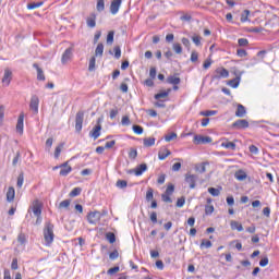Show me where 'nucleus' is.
I'll list each match as a JSON object with an SVG mask.
<instances>
[{
	"label": "nucleus",
	"instance_id": "1",
	"mask_svg": "<svg viewBox=\"0 0 279 279\" xmlns=\"http://www.w3.org/2000/svg\"><path fill=\"white\" fill-rule=\"evenodd\" d=\"M54 236L56 234H53V223H51V221H47L44 228V239L46 245L52 244Z\"/></svg>",
	"mask_w": 279,
	"mask_h": 279
},
{
	"label": "nucleus",
	"instance_id": "2",
	"mask_svg": "<svg viewBox=\"0 0 279 279\" xmlns=\"http://www.w3.org/2000/svg\"><path fill=\"white\" fill-rule=\"evenodd\" d=\"M87 221H88V223L95 226V223H98V221H101V213L100 211H90L87 215Z\"/></svg>",
	"mask_w": 279,
	"mask_h": 279
},
{
	"label": "nucleus",
	"instance_id": "3",
	"mask_svg": "<svg viewBox=\"0 0 279 279\" xmlns=\"http://www.w3.org/2000/svg\"><path fill=\"white\" fill-rule=\"evenodd\" d=\"M84 123V111H78L75 117V130L82 132V125Z\"/></svg>",
	"mask_w": 279,
	"mask_h": 279
},
{
	"label": "nucleus",
	"instance_id": "4",
	"mask_svg": "<svg viewBox=\"0 0 279 279\" xmlns=\"http://www.w3.org/2000/svg\"><path fill=\"white\" fill-rule=\"evenodd\" d=\"M194 143L195 145H206L208 143H213V138L210 136L195 135Z\"/></svg>",
	"mask_w": 279,
	"mask_h": 279
},
{
	"label": "nucleus",
	"instance_id": "5",
	"mask_svg": "<svg viewBox=\"0 0 279 279\" xmlns=\"http://www.w3.org/2000/svg\"><path fill=\"white\" fill-rule=\"evenodd\" d=\"M233 130H245L250 128V122L247 120H236L232 124Z\"/></svg>",
	"mask_w": 279,
	"mask_h": 279
},
{
	"label": "nucleus",
	"instance_id": "6",
	"mask_svg": "<svg viewBox=\"0 0 279 279\" xmlns=\"http://www.w3.org/2000/svg\"><path fill=\"white\" fill-rule=\"evenodd\" d=\"M101 119H98V124L89 132V136L97 141L98 136H101V124H99Z\"/></svg>",
	"mask_w": 279,
	"mask_h": 279
},
{
	"label": "nucleus",
	"instance_id": "7",
	"mask_svg": "<svg viewBox=\"0 0 279 279\" xmlns=\"http://www.w3.org/2000/svg\"><path fill=\"white\" fill-rule=\"evenodd\" d=\"M39 104H40V99H38V96H32L29 108L34 112V114H38Z\"/></svg>",
	"mask_w": 279,
	"mask_h": 279
},
{
	"label": "nucleus",
	"instance_id": "8",
	"mask_svg": "<svg viewBox=\"0 0 279 279\" xmlns=\"http://www.w3.org/2000/svg\"><path fill=\"white\" fill-rule=\"evenodd\" d=\"M121 3H123V0H112L110 4V12L111 14H118L119 10L121 9Z\"/></svg>",
	"mask_w": 279,
	"mask_h": 279
},
{
	"label": "nucleus",
	"instance_id": "9",
	"mask_svg": "<svg viewBox=\"0 0 279 279\" xmlns=\"http://www.w3.org/2000/svg\"><path fill=\"white\" fill-rule=\"evenodd\" d=\"M86 24L87 27H90L92 29L97 27V14L92 13L86 19Z\"/></svg>",
	"mask_w": 279,
	"mask_h": 279
},
{
	"label": "nucleus",
	"instance_id": "10",
	"mask_svg": "<svg viewBox=\"0 0 279 279\" xmlns=\"http://www.w3.org/2000/svg\"><path fill=\"white\" fill-rule=\"evenodd\" d=\"M170 94H171V88H168L167 90H161L155 95V99L167 101V98L169 97Z\"/></svg>",
	"mask_w": 279,
	"mask_h": 279
},
{
	"label": "nucleus",
	"instance_id": "11",
	"mask_svg": "<svg viewBox=\"0 0 279 279\" xmlns=\"http://www.w3.org/2000/svg\"><path fill=\"white\" fill-rule=\"evenodd\" d=\"M60 167V175L62 177H66L68 174L71 173V171H73V168H71V166H69V161L62 163Z\"/></svg>",
	"mask_w": 279,
	"mask_h": 279
},
{
	"label": "nucleus",
	"instance_id": "12",
	"mask_svg": "<svg viewBox=\"0 0 279 279\" xmlns=\"http://www.w3.org/2000/svg\"><path fill=\"white\" fill-rule=\"evenodd\" d=\"M71 58H73V48H68L62 54V58H61L62 64H66V62H69Z\"/></svg>",
	"mask_w": 279,
	"mask_h": 279
},
{
	"label": "nucleus",
	"instance_id": "13",
	"mask_svg": "<svg viewBox=\"0 0 279 279\" xmlns=\"http://www.w3.org/2000/svg\"><path fill=\"white\" fill-rule=\"evenodd\" d=\"M185 182L190 184V189H195V182H197V174H185Z\"/></svg>",
	"mask_w": 279,
	"mask_h": 279
},
{
	"label": "nucleus",
	"instance_id": "14",
	"mask_svg": "<svg viewBox=\"0 0 279 279\" xmlns=\"http://www.w3.org/2000/svg\"><path fill=\"white\" fill-rule=\"evenodd\" d=\"M24 121H25V114L24 113H21L19 116V119H17V123H16V132L19 134H23V128H24Z\"/></svg>",
	"mask_w": 279,
	"mask_h": 279
},
{
	"label": "nucleus",
	"instance_id": "15",
	"mask_svg": "<svg viewBox=\"0 0 279 279\" xmlns=\"http://www.w3.org/2000/svg\"><path fill=\"white\" fill-rule=\"evenodd\" d=\"M147 171V163H141L134 170H131L130 173H135V175H143Z\"/></svg>",
	"mask_w": 279,
	"mask_h": 279
},
{
	"label": "nucleus",
	"instance_id": "16",
	"mask_svg": "<svg viewBox=\"0 0 279 279\" xmlns=\"http://www.w3.org/2000/svg\"><path fill=\"white\" fill-rule=\"evenodd\" d=\"M33 213H34L35 217H40V215H43V209H41L40 203L38 201H35L33 203Z\"/></svg>",
	"mask_w": 279,
	"mask_h": 279
},
{
	"label": "nucleus",
	"instance_id": "17",
	"mask_svg": "<svg viewBox=\"0 0 279 279\" xmlns=\"http://www.w3.org/2000/svg\"><path fill=\"white\" fill-rule=\"evenodd\" d=\"M10 82H12V71H7L2 77V83L5 86H10Z\"/></svg>",
	"mask_w": 279,
	"mask_h": 279
},
{
	"label": "nucleus",
	"instance_id": "18",
	"mask_svg": "<svg viewBox=\"0 0 279 279\" xmlns=\"http://www.w3.org/2000/svg\"><path fill=\"white\" fill-rule=\"evenodd\" d=\"M245 114H247V110H245V106L239 104L238 109L235 111V117L243 118L245 117Z\"/></svg>",
	"mask_w": 279,
	"mask_h": 279
},
{
	"label": "nucleus",
	"instance_id": "19",
	"mask_svg": "<svg viewBox=\"0 0 279 279\" xmlns=\"http://www.w3.org/2000/svg\"><path fill=\"white\" fill-rule=\"evenodd\" d=\"M234 178L235 180H239V182H243V180H247V173H245L243 170H238L234 173Z\"/></svg>",
	"mask_w": 279,
	"mask_h": 279
},
{
	"label": "nucleus",
	"instance_id": "20",
	"mask_svg": "<svg viewBox=\"0 0 279 279\" xmlns=\"http://www.w3.org/2000/svg\"><path fill=\"white\" fill-rule=\"evenodd\" d=\"M16 195V191L14 187L10 186L7 192V202H14V197Z\"/></svg>",
	"mask_w": 279,
	"mask_h": 279
},
{
	"label": "nucleus",
	"instance_id": "21",
	"mask_svg": "<svg viewBox=\"0 0 279 279\" xmlns=\"http://www.w3.org/2000/svg\"><path fill=\"white\" fill-rule=\"evenodd\" d=\"M180 82H181V80H180V76H178V74L170 75L167 77L168 84L178 85V84H180Z\"/></svg>",
	"mask_w": 279,
	"mask_h": 279
},
{
	"label": "nucleus",
	"instance_id": "22",
	"mask_svg": "<svg viewBox=\"0 0 279 279\" xmlns=\"http://www.w3.org/2000/svg\"><path fill=\"white\" fill-rule=\"evenodd\" d=\"M168 156H171V150L165 148L159 150L158 158L159 160H166Z\"/></svg>",
	"mask_w": 279,
	"mask_h": 279
},
{
	"label": "nucleus",
	"instance_id": "23",
	"mask_svg": "<svg viewBox=\"0 0 279 279\" xmlns=\"http://www.w3.org/2000/svg\"><path fill=\"white\" fill-rule=\"evenodd\" d=\"M240 82H241V76L238 75V76L234 77L233 80H230V81L228 82V85L231 86V88H239Z\"/></svg>",
	"mask_w": 279,
	"mask_h": 279
},
{
	"label": "nucleus",
	"instance_id": "24",
	"mask_svg": "<svg viewBox=\"0 0 279 279\" xmlns=\"http://www.w3.org/2000/svg\"><path fill=\"white\" fill-rule=\"evenodd\" d=\"M221 147H225V149H232V151H234V149H236V144L227 141L221 143Z\"/></svg>",
	"mask_w": 279,
	"mask_h": 279
},
{
	"label": "nucleus",
	"instance_id": "25",
	"mask_svg": "<svg viewBox=\"0 0 279 279\" xmlns=\"http://www.w3.org/2000/svg\"><path fill=\"white\" fill-rule=\"evenodd\" d=\"M206 165H208V162L197 163L195 166V171H197L198 173H206Z\"/></svg>",
	"mask_w": 279,
	"mask_h": 279
},
{
	"label": "nucleus",
	"instance_id": "26",
	"mask_svg": "<svg viewBox=\"0 0 279 279\" xmlns=\"http://www.w3.org/2000/svg\"><path fill=\"white\" fill-rule=\"evenodd\" d=\"M153 145H156V138L154 137L144 138V147H153Z\"/></svg>",
	"mask_w": 279,
	"mask_h": 279
},
{
	"label": "nucleus",
	"instance_id": "27",
	"mask_svg": "<svg viewBox=\"0 0 279 279\" xmlns=\"http://www.w3.org/2000/svg\"><path fill=\"white\" fill-rule=\"evenodd\" d=\"M96 10L97 12H104L106 10V2L104 0H97Z\"/></svg>",
	"mask_w": 279,
	"mask_h": 279
},
{
	"label": "nucleus",
	"instance_id": "28",
	"mask_svg": "<svg viewBox=\"0 0 279 279\" xmlns=\"http://www.w3.org/2000/svg\"><path fill=\"white\" fill-rule=\"evenodd\" d=\"M231 228L232 230H238V232H243V225L238 221H231Z\"/></svg>",
	"mask_w": 279,
	"mask_h": 279
},
{
	"label": "nucleus",
	"instance_id": "29",
	"mask_svg": "<svg viewBox=\"0 0 279 279\" xmlns=\"http://www.w3.org/2000/svg\"><path fill=\"white\" fill-rule=\"evenodd\" d=\"M69 206H71V199H64L59 204V209L65 208V210H69Z\"/></svg>",
	"mask_w": 279,
	"mask_h": 279
},
{
	"label": "nucleus",
	"instance_id": "30",
	"mask_svg": "<svg viewBox=\"0 0 279 279\" xmlns=\"http://www.w3.org/2000/svg\"><path fill=\"white\" fill-rule=\"evenodd\" d=\"M106 239H107V241H109V243H116V241H117V235H114V233L113 232H108V233H106Z\"/></svg>",
	"mask_w": 279,
	"mask_h": 279
},
{
	"label": "nucleus",
	"instance_id": "31",
	"mask_svg": "<svg viewBox=\"0 0 279 279\" xmlns=\"http://www.w3.org/2000/svg\"><path fill=\"white\" fill-rule=\"evenodd\" d=\"M206 247L207 250L213 247V242L210 240L203 239L201 242V248Z\"/></svg>",
	"mask_w": 279,
	"mask_h": 279
},
{
	"label": "nucleus",
	"instance_id": "32",
	"mask_svg": "<svg viewBox=\"0 0 279 279\" xmlns=\"http://www.w3.org/2000/svg\"><path fill=\"white\" fill-rule=\"evenodd\" d=\"M215 114H217V110L201 111L202 117H215Z\"/></svg>",
	"mask_w": 279,
	"mask_h": 279
},
{
	"label": "nucleus",
	"instance_id": "33",
	"mask_svg": "<svg viewBox=\"0 0 279 279\" xmlns=\"http://www.w3.org/2000/svg\"><path fill=\"white\" fill-rule=\"evenodd\" d=\"M114 43V32L110 31L107 35V45H112Z\"/></svg>",
	"mask_w": 279,
	"mask_h": 279
},
{
	"label": "nucleus",
	"instance_id": "34",
	"mask_svg": "<svg viewBox=\"0 0 279 279\" xmlns=\"http://www.w3.org/2000/svg\"><path fill=\"white\" fill-rule=\"evenodd\" d=\"M82 193V189L81 187H74L71 192H70V196L71 197H77V195H81Z\"/></svg>",
	"mask_w": 279,
	"mask_h": 279
},
{
	"label": "nucleus",
	"instance_id": "35",
	"mask_svg": "<svg viewBox=\"0 0 279 279\" xmlns=\"http://www.w3.org/2000/svg\"><path fill=\"white\" fill-rule=\"evenodd\" d=\"M116 186L118 189H126L128 187V181L125 180H118L116 183Z\"/></svg>",
	"mask_w": 279,
	"mask_h": 279
},
{
	"label": "nucleus",
	"instance_id": "36",
	"mask_svg": "<svg viewBox=\"0 0 279 279\" xmlns=\"http://www.w3.org/2000/svg\"><path fill=\"white\" fill-rule=\"evenodd\" d=\"M151 199H154V189L148 187L146 192V201L151 202Z\"/></svg>",
	"mask_w": 279,
	"mask_h": 279
},
{
	"label": "nucleus",
	"instance_id": "37",
	"mask_svg": "<svg viewBox=\"0 0 279 279\" xmlns=\"http://www.w3.org/2000/svg\"><path fill=\"white\" fill-rule=\"evenodd\" d=\"M24 181H25V177H24V174L22 172L17 177V183H16L17 189H21L23 186V182Z\"/></svg>",
	"mask_w": 279,
	"mask_h": 279
},
{
	"label": "nucleus",
	"instance_id": "38",
	"mask_svg": "<svg viewBox=\"0 0 279 279\" xmlns=\"http://www.w3.org/2000/svg\"><path fill=\"white\" fill-rule=\"evenodd\" d=\"M175 138H178V134H175V133H170L165 136V141L167 143H171V141H175Z\"/></svg>",
	"mask_w": 279,
	"mask_h": 279
},
{
	"label": "nucleus",
	"instance_id": "39",
	"mask_svg": "<svg viewBox=\"0 0 279 279\" xmlns=\"http://www.w3.org/2000/svg\"><path fill=\"white\" fill-rule=\"evenodd\" d=\"M43 5V2H32L27 4V10H36V8H40Z\"/></svg>",
	"mask_w": 279,
	"mask_h": 279
},
{
	"label": "nucleus",
	"instance_id": "40",
	"mask_svg": "<svg viewBox=\"0 0 279 279\" xmlns=\"http://www.w3.org/2000/svg\"><path fill=\"white\" fill-rule=\"evenodd\" d=\"M96 56H104V44H98L95 50Z\"/></svg>",
	"mask_w": 279,
	"mask_h": 279
},
{
	"label": "nucleus",
	"instance_id": "41",
	"mask_svg": "<svg viewBox=\"0 0 279 279\" xmlns=\"http://www.w3.org/2000/svg\"><path fill=\"white\" fill-rule=\"evenodd\" d=\"M247 16H250V10H244L241 14V22L246 23V21H248Z\"/></svg>",
	"mask_w": 279,
	"mask_h": 279
},
{
	"label": "nucleus",
	"instance_id": "42",
	"mask_svg": "<svg viewBox=\"0 0 279 279\" xmlns=\"http://www.w3.org/2000/svg\"><path fill=\"white\" fill-rule=\"evenodd\" d=\"M208 193H210L213 197H219V194H220L219 189H215V187H209Z\"/></svg>",
	"mask_w": 279,
	"mask_h": 279
},
{
	"label": "nucleus",
	"instance_id": "43",
	"mask_svg": "<svg viewBox=\"0 0 279 279\" xmlns=\"http://www.w3.org/2000/svg\"><path fill=\"white\" fill-rule=\"evenodd\" d=\"M172 49L174 52H177L178 54L182 53V45L174 43L172 46Z\"/></svg>",
	"mask_w": 279,
	"mask_h": 279
},
{
	"label": "nucleus",
	"instance_id": "44",
	"mask_svg": "<svg viewBox=\"0 0 279 279\" xmlns=\"http://www.w3.org/2000/svg\"><path fill=\"white\" fill-rule=\"evenodd\" d=\"M170 195H171V194H167V193L162 194V195H161L162 202H166L167 204H171V202H173V201L171 199V196H170Z\"/></svg>",
	"mask_w": 279,
	"mask_h": 279
},
{
	"label": "nucleus",
	"instance_id": "45",
	"mask_svg": "<svg viewBox=\"0 0 279 279\" xmlns=\"http://www.w3.org/2000/svg\"><path fill=\"white\" fill-rule=\"evenodd\" d=\"M62 147H64L62 144L56 147L54 158H60V154H62Z\"/></svg>",
	"mask_w": 279,
	"mask_h": 279
},
{
	"label": "nucleus",
	"instance_id": "46",
	"mask_svg": "<svg viewBox=\"0 0 279 279\" xmlns=\"http://www.w3.org/2000/svg\"><path fill=\"white\" fill-rule=\"evenodd\" d=\"M238 45H239L240 47H247V45H250V41H248L246 38H240V39L238 40Z\"/></svg>",
	"mask_w": 279,
	"mask_h": 279
},
{
	"label": "nucleus",
	"instance_id": "47",
	"mask_svg": "<svg viewBox=\"0 0 279 279\" xmlns=\"http://www.w3.org/2000/svg\"><path fill=\"white\" fill-rule=\"evenodd\" d=\"M215 213V207L213 205L205 206V214L206 215H213Z\"/></svg>",
	"mask_w": 279,
	"mask_h": 279
},
{
	"label": "nucleus",
	"instance_id": "48",
	"mask_svg": "<svg viewBox=\"0 0 279 279\" xmlns=\"http://www.w3.org/2000/svg\"><path fill=\"white\" fill-rule=\"evenodd\" d=\"M133 132L135 134H143V126H141L138 124L133 125Z\"/></svg>",
	"mask_w": 279,
	"mask_h": 279
},
{
	"label": "nucleus",
	"instance_id": "49",
	"mask_svg": "<svg viewBox=\"0 0 279 279\" xmlns=\"http://www.w3.org/2000/svg\"><path fill=\"white\" fill-rule=\"evenodd\" d=\"M109 258L110 260H117V258H119V251L114 250L113 252H111L109 254Z\"/></svg>",
	"mask_w": 279,
	"mask_h": 279
},
{
	"label": "nucleus",
	"instance_id": "50",
	"mask_svg": "<svg viewBox=\"0 0 279 279\" xmlns=\"http://www.w3.org/2000/svg\"><path fill=\"white\" fill-rule=\"evenodd\" d=\"M113 51H114V58H116L117 60H119V58H121V48H120L119 46H116V47L113 48Z\"/></svg>",
	"mask_w": 279,
	"mask_h": 279
},
{
	"label": "nucleus",
	"instance_id": "51",
	"mask_svg": "<svg viewBox=\"0 0 279 279\" xmlns=\"http://www.w3.org/2000/svg\"><path fill=\"white\" fill-rule=\"evenodd\" d=\"M119 271H120L119 266H116V267L110 268V269L107 271V274H108L109 276H113V274H119Z\"/></svg>",
	"mask_w": 279,
	"mask_h": 279
},
{
	"label": "nucleus",
	"instance_id": "52",
	"mask_svg": "<svg viewBox=\"0 0 279 279\" xmlns=\"http://www.w3.org/2000/svg\"><path fill=\"white\" fill-rule=\"evenodd\" d=\"M173 191H175V186L173 184H169L167 190H166V194L167 195H173Z\"/></svg>",
	"mask_w": 279,
	"mask_h": 279
},
{
	"label": "nucleus",
	"instance_id": "53",
	"mask_svg": "<svg viewBox=\"0 0 279 279\" xmlns=\"http://www.w3.org/2000/svg\"><path fill=\"white\" fill-rule=\"evenodd\" d=\"M17 241L21 245H25V242L27 241L24 233H20L17 236Z\"/></svg>",
	"mask_w": 279,
	"mask_h": 279
},
{
	"label": "nucleus",
	"instance_id": "54",
	"mask_svg": "<svg viewBox=\"0 0 279 279\" xmlns=\"http://www.w3.org/2000/svg\"><path fill=\"white\" fill-rule=\"evenodd\" d=\"M192 40H193L194 45H196V47H199L202 45V37H199V36H193Z\"/></svg>",
	"mask_w": 279,
	"mask_h": 279
},
{
	"label": "nucleus",
	"instance_id": "55",
	"mask_svg": "<svg viewBox=\"0 0 279 279\" xmlns=\"http://www.w3.org/2000/svg\"><path fill=\"white\" fill-rule=\"evenodd\" d=\"M136 156H138V151H136V149L132 148L129 153V157L134 160V159H136Z\"/></svg>",
	"mask_w": 279,
	"mask_h": 279
},
{
	"label": "nucleus",
	"instance_id": "56",
	"mask_svg": "<svg viewBox=\"0 0 279 279\" xmlns=\"http://www.w3.org/2000/svg\"><path fill=\"white\" fill-rule=\"evenodd\" d=\"M236 54L239 58H245V56H247V51H245V49H238Z\"/></svg>",
	"mask_w": 279,
	"mask_h": 279
},
{
	"label": "nucleus",
	"instance_id": "57",
	"mask_svg": "<svg viewBox=\"0 0 279 279\" xmlns=\"http://www.w3.org/2000/svg\"><path fill=\"white\" fill-rule=\"evenodd\" d=\"M184 204H186V199H184V197L178 198V201H177L178 208H182V206H184Z\"/></svg>",
	"mask_w": 279,
	"mask_h": 279
},
{
	"label": "nucleus",
	"instance_id": "58",
	"mask_svg": "<svg viewBox=\"0 0 279 279\" xmlns=\"http://www.w3.org/2000/svg\"><path fill=\"white\" fill-rule=\"evenodd\" d=\"M259 265L260 267H267V265H269V258L267 257L262 258L259 262Z\"/></svg>",
	"mask_w": 279,
	"mask_h": 279
},
{
	"label": "nucleus",
	"instance_id": "59",
	"mask_svg": "<svg viewBox=\"0 0 279 279\" xmlns=\"http://www.w3.org/2000/svg\"><path fill=\"white\" fill-rule=\"evenodd\" d=\"M198 58H199V54H197L196 51H193L191 53V62H197Z\"/></svg>",
	"mask_w": 279,
	"mask_h": 279
},
{
	"label": "nucleus",
	"instance_id": "60",
	"mask_svg": "<svg viewBox=\"0 0 279 279\" xmlns=\"http://www.w3.org/2000/svg\"><path fill=\"white\" fill-rule=\"evenodd\" d=\"M117 114H119V109H111L110 110V119H117Z\"/></svg>",
	"mask_w": 279,
	"mask_h": 279
},
{
	"label": "nucleus",
	"instance_id": "61",
	"mask_svg": "<svg viewBox=\"0 0 279 279\" xmlns=\"http://www.w3.org/2000/svg\"><path fill=\"white\" fill-rule=\"evenodd\" d=\"M210 64H213V59L209 58L204 62L203 68L205 70L210 69Z\"/></svg>",
	"mask_w": 279,
	"mask_h": 279
},
{
	"label": "nucleus",
	"instance_id": "62",
	"mask_svg": "<svg viewBox=\"0 0 279 279\" xmlns=\"http://www.w3.org/2000/svg\"><path fill=\"white\" fill-rule=\"evenodd\" d=\"M37 80H39V82H45V72L38 71L37 72Z\"/></svg>",
	"mask_w": 279,
	"mask_h": 279
},
{
	"label": "nucleus",
	"instance_id": "63",
	"mask_svg": "<svg viewBox=\"0 0 279 279\" xmlns=\"http://www.w3.org/2000/svg\"><path fill=\"white\" fill-rule=\"evenodd\" d=\"M122 125H130V117L124 116L122 117V121H121Z\"/></svg>",
	"mask_w": 279,
	"mask_h": 279
},
{
	"label": "nucleus",
	"instance_id": "64",
	"mask_svg": "<svg viewBox=\"0 0 279 279\" xmlns=\"http://www.w3.org/2000/svg\"><path fill=\"white\" fill-rule=\"evenodd\" d=\"M120 90L122 93H128V83H125V82L121 83Z\"/></svg>",
	"mask_w": 279,
	"mask_h": 279
}]
</instances>
